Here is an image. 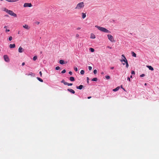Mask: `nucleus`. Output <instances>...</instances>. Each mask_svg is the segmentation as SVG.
Instances as JSON below:
<instances>
[{"instance_id":"4","label":"nucleus","mask_w":159,"mask_h":159,"mask_svg":"<svg viewBox=\"0 0 159 159\" xmlns=\"http://www.w3.org/2000/svg\"><path fill=\"white\" fill-rule=\"evenodd\" d=\"M108 39L111 42H113L114 41L113 37L111 34H108L107 35Z\"/></svg>"},{"instance_id":"47","label":"nucleus","mask_w":159,"mask_h":159,"mask_svg":"<svg viewBox=\"0 0 159 159\" xmlns=\"http://www.w3.org/2000/svg\"><path fill=\"white\" fill-rule=\"evenodd\" d=\"M107 48H109L110 49H111V48H112L111 47H110L109 46H107Z\"/></svg>"},{"instance_id":"42","label":"nucleus","mask_w":159,"mask_h":159,"mask_svg":"<svg viewBox=\"0 0 159 159\" xmlns=\"http://www.w3.org/2000/svg\"><path fill=\"white\" fill-rule=\"evenodd\" d=\"M121 56L122 57H124V59H126V57H125L123 54Z\"/></svg>"},{"instance_id":"35","label":"nucleus","mask_w":159,"mask_h":159,"mask_svg":"<svg viewBox=\"0 0 159 159\" xmlns=\"http://www.w3.org/2000/svg\"><path fill=\"white\" fill-rule=\"evenodd\" d=\"M12 39V37L11 36H10L9 38V41H11Z\"/></svg>"},{"instance_id":"22","label":"nucleus","mask_w":159,"mask_h":159,"mask_svg":"<svg viewBox=\"0 0 159 159\" xmlns=\"http://www.w3.org/2000/svg\"><path fill=\"white\" fill-rule=\"evenodd\" d=\"M89 50L91 52H93L94 51V50L93 48H89Z\"/></svg>"},{"instance_id":"15","label":"nucleus","mask_w":159,"mask_h":159,"mask_svg":"<svg viewBox=\"0 0 159 159\" xmlns=\"http://www.w3.org/2000/svg\"><path fill=\"white\" fill-rule=\"evenodd\" d=\"M59 63L61 64H62V65L65 64L64 61L62 60H60Z\"/></svg>"},{"instance_id":"9","label":"nucleus","mask_w":159,"mask_h":159,"mask_svg":"<svg viewBox=\"0 0 159 159\" xmlns=\"http://www.w3.org/2000/svg\"><path fill=\"white\" fill-rule=\"evenodd\" d=\"M146 66L147 67H148L149 69V70H152V71L154 70L153 68L151 66Z\"/></svg>"},{"instance_id":"28","label":"nucleus","mask_w":159,"mask_h":159,"mask_svg":"<svg viewBox=\"0 0 159 159\" xmlns=\"http://www.w3.org/2000/svg\"><path fill=\"white\" fill-rule=\"evenodd\" d=\"M9 10H8L7 9H6V8H5L4 9V11H6V12H7V13H8V11H9Z\"/></svg>"},{"instance_id":"24","label":"nucleus","mask_w":159,"mask_h":159,"mask_svg":"<svg viewBox=\"0 0 159 159\" xmlns=\"http://www.w3.org/2000/svg\"><path fill=\"white\" fill-rule=\"evenodd\" d=\"M105 77L106 79L108 80L110 79V77L109 75H106Z\"/></svg>"},{"instance_id":"17","label":"nucleus","mask_w":159,"mask_h":159,"mask_svg":"<svg viewBox=\"0 0 159 159\" xmlns=\"http://www.w3.org/2000/svg\"><path fill=\"white\" fill-rule=\"evenodd\" d=\"M70 81H73L75 80V78L73 77H70L69 79Z\"/></svg>"},{"instance_id":"5","label":"nucleus","mask_w":159,"mask_h":159,"mask_svg":"<svg viewBox=\"0 0 159 159\" xmlns=\"http://www.w3.org/2000/svg\"><path fill=\"white\" fill-rule=\"evenodd\" d=\"M121 62L124 61L126 64V67L128 68L129 66V64L126 59H121L120 60Z\"/></svg>"},{"instance_id":"10","label":"nucleus","mask_w":159,"mask_h":159,"mask_svg":"<svg viewBox=\"0 0 159 159\" xmlns=\"http://www.w3.org/2000/svg\"><path fill=\"white\" fill-rule=\"evenodd\" d=\"M83 85H80L79 86H77L76 87V88L78 89H82V88H83Z\"/></svg>"},{"instance_id":"11","label":"nucleus","mask_w":159,"mask_h":159,"mask_svg":"<svg viewBox=\"0 0 159 159\" xmlns=\"http://www.w3.org/2000/svg\"><path fill=\"white\" fill-rule=\"evenodd\" d=\"M18 52L21 53L23 52V49L21 47H20L18 49Z\"/></svg>"},{"instance_id":"52","label":"nucleus","mask_w":159,"mask_h":159,"mask_svg":"<svg viewBox=\"0 0 159 159\" xmlns=\"http://www.w3.org/2000/svg\"><path fill=\"white\" fill-rule=\"evenodd\" d=\"M91 98V97H88V99H90V98Z\"/></svg>"},{"instance_id":"57","label":"nucleus","mask_w":159,"mask_h":159,"mask_svg":"<svg viewBox=\"0 0 159 159\" xmlns=\"http://www.w3.org/2000/svg\"><path fill=\"white\" fill-rule=\"evenodd\" d=\"M123 65H125V63H123Z\"/></svg>"},{"instance_id":"36","label":"nucleus","mask_w":159,"mask_h":159,"mask_svg":"<svg viewBox=\"0 0 159 159\" xmlns=\"http://www.w3.org/2000/svg\"><path fill=\"white\" fill-rule=\"evenodd\" d=\"M66 72V70L65 69L63 70L62 71V73H64Z\"/></svg>"},{"instance_id":"38","label":"nucleus","mask_w":159,"mask_h":159,"mask_svg":"<svg viewBox=\"0 0 159 159\" xmlns=\"http://www.w3.org/2000/svg\"><path fill=\"white\" fill-rule=\"evenodd\" d=\"M89 69V70H91L92 69V67L90 66H88Z\"/></svg>"},{"instance_id":"40","label":"nucleus","mask_w":159,"mask_h":159,"mask_svg":"<svg viewBox=\"0 0 159 159\" xmlns=\"http://www.w3.org/2000/svg\"><path fill=\"white\" fill-rule=\"evenodd\" d=\"M69 74L70 75H72V73L71 71H70L69 72Z\"/></svg>"},{"instance_id":"20","label":"nucleus","mask_w":159,"mask_h":159,"mask_svg":"<svg viewBox=\"0 0 159 159\" xmlns=\"http://www.w3.org/2000/svg\"><path fill=\"white\" fill-rule=\"evenodd\" d=\"M37 79L40 82H43V80L41 79L40 78H39V77H37Z\"/></svg>"},{"instance_id":"19","label":"nucleus","mask_w":159,"mask_h":159,"mask_svg":"<svg viewBox=\"0 0 159 159\" xmlns=\"http://www.w3.org/2000/svg\"><path fill=\"white\" fill-rule=\"evenodd\" d=\"M131 54H132V56L133 57H136V54L134 52H131Z\"/></svg>"},{"instance_id":"21","label":"nucleus","mask_w":159,"mask_h":159,"mask_svg":"<svg viewBox=\"0 0 159 159\" xmlns=\"http://www.w3.org/2000/svg\"><path fill=\"white\" fill-rule=\"evenodd\" d=\"M66 85H67L68 86H71L73 84L72 83H69L67 82H66V83H65Z\"/></svg>"},{"instance_id":"60","label":"nucleus","mask_w":159,"mask_h":159,"mask_svg":"<svg viewBox=\"0 0 159 159\" xmlns=\"http://www.w3.org/2000/svg\"><path fill=\"white\" fill-rule=\"evenodd\" d=\"M1 1H3V0H0Z\"/></svg>"},{"instance_id":"25","label":"nucleus","mask_w":159,"mask_h":159,"mask_svg":"<svg viewBox=\"0 0 159 159\" xmlns=\"http://www.w3.org/2000/svg\"><path fill=\"white\" fill-rule=\"evenodd\" d=\"M84 70H82L81 71H80V74H81V75H84Z\"/></svg>"},{"instance_id":"14","label":"nucleus","mask_w":159,"mask_h":159,"mask_svg":"<svg viewBox=\"0 0 159 159\" xmlns=\"http://www.w3.org/2000/svg\"><path fill=\"white\" fill-rule=\"evenodd\" d=\"M23 27L24 28H25V29H26L27 30H28L30 28L29 27L28 25H23Z\"/></svg>"},{"instance_id":"48","label":"nucleus","mask_w":159,"mask_h":159,"mask_svg":"<svg viewBox=\"0 0 159 159\" xmlns=\"http://www.w3.org/2000/svg\"><path fill=\"white\" fill-rule=\"evenodd\" d=\"M25 62H23V63H22V66H24V65H25Z\"/></svg>"},{"instance_id":"41","label":"nucleus","mask_w":159,"mask_h":159,"mask_svg":"<svg viewBox=\"0 0 159 159\" xmlns=\"http://www.w3.org/2000/svg\"><path fill=\"white\" fill-rule=\"evenodd\" d=\"M127 80H128L129 81H130V77H128Z\"/></svg>"},{"instance_id":"16","label":"nucleus","mask_w":159,"mask_h":159,"mask_svg":"<svg viewBox=\"0 0 159 159\" xmlns=\"http://www.w3.org/2000/svg\"><path fill=\"white\" fill-rule=\"evenodd\" d=\"M119 89H120L119 87H117L116 88L113 89V91L116 92V91L118 90Z\"/></svg>"},{"instance_id":"46","label":"nucleus","mask_w":159,"mask_h":159,"mask_svg":"<svg viewBox=\"0 0 159 159\" xmlns=\"http://www.w3.org/2000/svg\"><path fill=\"white\" fill-rule=\"evenodd\" d=\"M79 36V35L78 34H77L76 35V37H78Z\"/></svg>"},{"instance_id":"58","label":"nucleus","mask_w":159,"mask_h":159,"mask_svg":"<svg viewBox=\"0 0 159 159\" xmlns=\"http://www.w3.org/2000/svg\"><path fill=\"white\" fill-rule=\"evenodd\" d=\"M122 89H123V90H125V89H124V88H123Z\"/></svg>"},{"instance_id":"37","label":"nucleus","mask_w":159,"mask_h":159,"mask_svg":"<svg viewBox=\"0 0 159 159\" xmlns=\"http://www.w3.org/2000/svg\"><path fill=\"white\" fill-rule=\"evenodd\" d=\"M131 73L132 75H134L135 74V73L134 71L132 70L131 71Z\"/></svg>"},{"instance_id":"2","label":"nucleus","mask_w":159,"mask_h":159,"mask_svg":"<svg viewBox=\"0 0 159 159\" xmlns=\"http://www.w3.org/2000/svg\"><path fill=\"white\" fill-rule=\"evenodd\" d=\"M84 2H81L78 3L76 5L75 9L80 10L84 8Z\"/></svg>"},{"instance_id":"55","label":"nucleus","mask_w":159,"mask_h":159,"mask_svg":"<svg viewBox=\"0 0 159 159\" xmlns=\"http://www.w3.org/2000/svg\"><path fill=\"white\" fill-rule=\"evenodd\" d=\"M7 26H5L4 27V28H7Z\"/></svg>"},{"instance_id":"56","label":"nucleus","mask_w":159,"mask_h":159,"mask_svg":"<svg viewBox=\"0 0 159 159\" xmlns=\"http://www.w3.org/2000/svg\"><path fill=\"white\" fill-rule=\"evenodd\" d=\"M144 85H145V86L147 85V84L146 83H145L144 84Z\"/></svg>"},{"instance_id":"53","label":"nucleus","mask_w":159,"mask_h":159,"mask_svg":"<svg viewBox=\"0 0 159 159\" xmlns=\"http://www.w3.org/2000/svg\"><path fill=\"white\" fill-rule=\"evenodd\" d=\"M36 23H37V24H39V22H36Z\"/></svg>"},{"instance_id":"33","label":"nucleus","mask_w":159,"mask_h":159,"mask_svg":"<svg viewBox=\"0 0 159 159\" xmlns=\"http://www.w3.org/2000/svg\"><path fill=\"white\" fill-rule=\"evenodd\" d=\"M93 73L94 74H96L97 73V70L96 69L93 71Z\"/></svg>"},{"instance_id":"51","label":"nucleus","mask_w":159,"mask_h":159,"mask_svg":"<svg viewBox=\"0 0 159 159\" xmlns=\"http://www.w3.org/2000/svg\"><path fill=\"white\" fill-rule=\"evenodd\" d=\"M104 74V72H101V74L103 75Z\"/></svg>"},{"instance_id":"39","label":"nucleus","mask_w":159,"mask_h":159,"mask_svg":"<svg viewBox=\"0 0 159 159\" xmlns=\"http://www.w3.org/2000/svg\"><path fill=\"white\" fill-rule=\"evenodd\" d=\"M145 76V74H142V75H140V77H143Z\"/></svg>"},{"instance_id":"26","label":"nucleus","mask_w":159,"mask_h":159,"mask_svg":"<svg viewBox=\"0 0 159 159\" xmlns=\"http://www.w3.org/2000/svg\"><path fill=\"white\" fill-rule=\"evenodd\" d=\"M37 59V57L36 56H34L33 58V60L34 61H35Z\"/></svg>"},{"instance_id":"54","label":"nucleus","mask_w":159,"mask_h":159,"mask_svg":"<svg viewBox=\"0 0 159 159\" xmlns=\"http://www.w3.org/2000/svg\"><path fill=\"white\" fill-rule=\"evenodd\" d=\"M132 77H133L132 76V75H131L130 76V78H132Z\"/></svg>"},{"instance_id":"50","label":"nucleus","mask_w":159,"mask_h":159,"mask_svg":"<svg viewBox=\"0 0 159 159\" xmlns=\"http://www.w3.org/2000/svg\"><path fill=\"white\" fill-rule=\"evenodd\" d=\"M114 68V67H111V69H112H112H113Z\"/></svg>"},{"instance_id":"32","label":"nucleus","mask_w":159,"mask_h":159,"mask_svg":"<svg viewBox=\"0 0 159 159\" xmlns=\"http://www.w3.org/2000/svg\"><path fill=\"white\" fill-rule=\"evenodd\" d=\"M74 69L75 71H78L77 68L76 67H74Z\"/></svg>"},{"instance_id":"59","label":"nucleus","mask_w":159,"mask_h":159,"mask_svg":"<svg viewBox=\"0 0 159 159\" xmlns=\"http://www.w3.org/2000/svg\"><path fill=\"white\" fill-rule=\"evenodd\" d=\"M121 88L122 89H123V88H122V86H121Z\"/></svg>"},{"instance_id":"49","label":"nucleus","mask_w":159,"mask_h":159,"mask_svg":"<svg viewBox=\"0 0 159 159\" xmlns=\"http://www.w3.org/2000/svg\"><path fill=\"white\" fill-rule=\"evenodd\" d=\"M6 1H7L8 2H10V1H11V0H5Z\"/></svg>"},{"instance_id":"7","label":"nucleus","mask_w":159,"mask_h":159,"mask_svg":"<svg viewBox=\"0 0 159 159\" xmlns=\"http://www.w3.org/2000/svg\"><path fill=\"white\" fill-rule=\"evenodd\" d=\"M32 6V5L31 3H25L24 4V7H31Z\"/></svg>"},{"instance_id":"61","label":"nucleus","mask_w":159,"mask_h":159,"mask_svg":"<svg viewBox=\"0 0 159 159\" xmlns=\"http://www.w3.org/2000/svg\"><path fill=\"white\" fill-rule=\"evenodd\" d=\"M34 74H33V76H34Z\"/></svg>"},{"instance_id":"13","label":"nucleus","mask_w":159,"mask_h":159,"mask_svg":"<svg viewBox=\"0 0 159 159\" xmlns=\"http://www.w3.org/2000/svg\"><path fill=\"white\" fill-rule=\"evenodd\" d=\"M15 44H10L9 45V47L11 48H14L15 47Z\"/></svg>"},{"instance_id":"1","label":"nucleus","mask_w":159,"mask_h":159,"mask_svg":"<svg viewBox=\"0 0 159 159\" xmlns=\"http://www.w3.org/2000/svg\"><path fill=\"white\" fill-rule=\"evenodd\" d=\"M95 27L97 28L99 30L101 31L108 33H111L110 31L104 27H101L98 25H96Z\"/></svg>"},{"instance_id":"44","label":"nucleus","mask_w":159,"mask_h":159,"mask_svg":"<svg viewBox=\"0 0 159 159\" xmlns=\"http://www.w3.org/2000/svg\"><path fill=\"white\" fill-rule=\"evenodd\" d=\"M9 31H10L9 30H7V29H6V32H9Z\"/></svg>"},{"instance_id":"45","label":"nucleus","mask_w":159,"mask_h":159,"mask_svg":"<svg viewBox=\"0 0 159 159\" xmlns=\"http://www.w3.org/2000/svg\"><path fill=\"white\" fill-rule=\"evenodd\" d=\"M81 29V28L80 27H78L76 29L77 30H80V29Z\"/></svg>"},{"instance_id":"27","label":"nucleus","mask_w":159,"mask_h":159,"mask_svg":"<svg viewBox=\"0 0 159 159\" xmlns=\"http://www.w3.org/2000/svg\"><path fill=\"white\" fill-rule=\"evenodd\" d=\"M10 2H14L18 1V0H11Z\"/></svg>"},{"instance_id":"31","label":"nucleus","mask_w":159,"mask_h":159,"mask_svg":"<svg viewBox=\"0 0 159 159\" xmlns=\"http://www.w3.org/2000/svg\"><path fill=\"white\" fill-rule=\"evenodd\" d=\"M61 82L62 83H63L65 85H66V84H65V83H66V82L65 81L63 80H62L61 81Z\"/></svg>"},{"instance_id":"23","label":"nucleus","mask_w":159,"mask_h":159,"mask_svg":"<svg viewBox=\"0 0 159 159\" xmlns=\"http://www.w3.org/2000/svg\"><path fill=\"white\" fill-rule=\"evenodd\" d=\"M98 79H97V78H94L92 80V81H96Z\"/></svg>"},{"instance_id":"34","label":"nucleus","mask_w":159,"mask_h":159,"mask_svg":"<svg viewBox=\"0 0 159 159\" xmlns=\"http://www.w3.org/2000/svg\"><path fill=\"white\" fill-rule=\"evenodd\" d=\"M33 74L32 72H30L29 74H27L28 75H33Z\"/></svg>"},{"instance_id":"12","label":"nucleus","mask_w":159,"mask_h":159,"mask_svg":"<svg viewBox=\"0 0 159 159\" xmlns=\"http://www.w3.org/2000/svg\"><path fill=\"white\" fill-rule=\"evenodd\" d=\"M90 38L94 39L96 37L95 35L93 33H91L90 36Z\"/></svg>"},{"instance_id":"8","label":"nucleus","mask_w":159,"mask_h":159,"mask_svg":"<svg viewBox=\"0 0 159 159\" xmlns=\"http://www.w3.org/2000/svg\"><path fill=\"white\" fill-rule=\"evenodd\" d=\"M67 90L70 92L73 93V94H74L75 93V91L72 89H67Z\"/></svg>"},{"instance_id":"43","label":"nucleus","mask_w":159,"mask_h":159,"mask_svg":"<svg viewBox=\"0 0 159 159\" xmlns=\"http://www.w3.org/2000/svg\"><path fill=\"white\" fill-rule=\"evenodd\" d=\"M39 73V74H40V76L42 77V72L41 71H40Z\"/></svg>"},{"instance_id":"29","label":"nucleus","mask_w":159,"mask_h":159,"mask_svg":"<svg viewBox=\"0 0 159 159\" xmlns=\"http://www.w3.org/2000/svg\"><path fill=\"white\" fill-rule=\"evenodd\" d=\"M60 69V67L58 66H57L55 68V69L57 70H59Z\"/></svg>"},{"instance_id":"18","label":"nucleus","mask_w":159,"mask_h":159,"mask_svg":"<svg viewBox=\"0 0 159 159\" xmlns=\"http://www.w3.org/2000/svg\"><path fill=\"white\" fill-rule=\"evenodd\" d=\"M82 18L83 19H84L86 16V14L84 13H82Z\"/></svg>"},{"instance_id":"3","label":"nucleus","mask_w":159,"mask_h":159,"mask_svg":"<svg viewBox=\"0 0 159 159\" xmlns=\"http://www.w3.org/2000/svg\"><path fill=\"white\" fill-rule=\"evenodd\" d=\"M7 13L9 15L12 16H13L14 17H16L17 16L16 14L14 12H13L11 10H9Z\"/></svg>"},{"instance_id":"6","label":"nucleus","mask_w":159,"mask_h":159,"mask_svg":"<svg viewBox=\"0 0 159 159\" xmlns=\"http://www.w3.org/2000/svg\"><path fill=\"white\" fill-rule=\"evenodd\" d=\"M3 57L4 59V60L6 62H9L10 61V59L9 58L7 55H4L3 56Z\"/></svg>"},{"instance_id":"30","label":"nucleus","mask_w":159,"mask_h":159,"mask_svg":"<svg viewBox=\"0 0 159 159\" xmlns=\"http://www.w3.org/2000/svg\"><path fill=\"white\" fill-rule=\"evenodd\" d=\"M89 78L88 77H87V82L88 84H89Z\"/></svg>"}]
</instances>
